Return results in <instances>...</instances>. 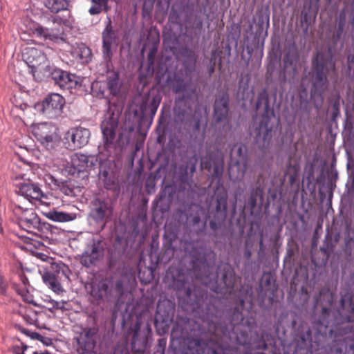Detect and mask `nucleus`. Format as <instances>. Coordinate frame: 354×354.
Segmentation results:
<instances>
[{
    "label": "nucleus",
    "instance_id": "1",
    "mask_svg": "<svg viewBox=\"0 0 354 354\" xmlns=\"http://www.w3.org/2000/svg\"><path fill=\"white\" fill-rule=\"evenodd\" d=\"M187 317H178L172 326L171 339H176L180 345L183 354H236V348L228 344H221L211 339H205L196 333L184 337V330L188 324Z\"/></svg>",
    "mask_w": 354,
    "mask_h": 354
},
{
    "label": "nucleus",
    "instance_id": "2",
    "mask_svg": "<svg viewBox=\"0 0 354 354\" xmlns=\"http://www.w3.org/2000/svg\"><path fill=\"white\" fill-rule=\"evenodd\" d=\"M23 57L32 68L33 75L36 73H42L44 76L51 77L55 84L60 88L68 90L71 93L73 89L81 86L79 76L50 66L46 55L41 50L35 48H28L26 49Z\"/></svg>",
    "mask_w": 354,
    "mask_h": 354
},
{
    "label": "nucleus",
    "instance_id": "3",
    "mask_svg": "<svg viewBox=\"0 0 354 354\" xmlns=\"http://www.w3.org/2000/svg\"><path fill=\"white\" fill-rule=\"evenodd\" d=\"M167 279H171L170 286L179 295L184 294L185 298L180 299V304L184 310L198 314L205 319L209 308L205 302V294L199 290L192 292L189 278L183 268L169 267L166 274Z\"/></svg>",
    "mask_w": 354,
    "mask_h": 354
},
{
    "label": "nucleus",
    "instance_id": "4",
    "mask_svg": "<svg viewBox=\"0 0 354 354\" xmlns=\"http://www.w3.org/2000/svg\"><path fill=\"white\" fill-rule=\"evenodd\" d=\"M191 255L194 258L192 263L195 277L203 284L218 294L231 292L234 289L236 279L234 270L229 263H225L219 268L221 270V279L219 283L218 273L212 272L214 268L208 264L207 259L205 257L199 259L194 254Z\"/></svg>",
    "mask_w": 354,
    "mask_h": 354
},
{
    "label": "nucleus",
    "instance_id": "5",
    "mask_svg": "<svg viewBox=\"0 0 354 354\" xmlns=\"http://www.w3.org/2000/svg\"><path fill=\"white\" fill-rule=\"evenodd\" d=\"M256 109H263V113L258 118L254 119L253 134L259 148L267 147L272 138V131L278 122L273 108L270 105L269 95L266 89L258 94Z\"/></svg>",
    "mask_w": 354,
    "mask_h": 354
},
{
    "label": "nucleus",
    "instance_id": "6",
    "mask_svg": "<svg viewBox=\"0 0 354 354\" xmlns=\"http://www.w3.org/2000/svg\"><path fill=\"white\" fill-rule=\"evenodd\" d=\"M336 63L330 50L319 51L312 59V68L309 73L310 77V96L312 98H322L328 86V76L335 73Z\"/></svg>",
    "mask_w": 354,
    "mask_h": 354
},
{
    "label": "nucleus",
    "instance_id": "7",
    "mask_svg": "<svg viewBox=\"0 0 354 354\" xmlns=\"http://www.w3.org/2000/svg\"><path fill=\"white\" fill-rule=\"evenodd\" d=\"M340 301L342 312H339L340 323L338 322L335 326V335L354 333V295H344L342 296ZM344 344V341H336L331 346V351L334 354H354V344L346 346L343 353Z\"/></svg>",
    "mask_w": 354,
    "mask_h": 354
},
{
    "label": "nucleus",
    "instance_id": "8",
    "mask_svg": "<svg viewBox=\"0 0 354 354\" xmlns=\"http://www.w3.org/2000/svg\"><path fill=\"white\" fill-rule=\"evenodd\" d=\"M230 324L221 326V331L224 336L229 338L230 341H234L237 344L244 346L251 344L248 336V327L250 322L243 317L239 307H235L230 311Z\"/></svg>",
    "mask_w": 354,
    "mask_h": 354
},
{
    "label": "nucleus",
    "instance_id": "9",
    "mask_svg": "<svg viewBox=\"0 0 354 354\" xmlns=\"http://www.w3.org/2000/svg\"><path fill=\"white\" fill-rule=\"evenodd\" d=\"M70 270L63 263H53L50 270L42 276L44 283L56 294L62 293L64 290L61 285L63 281L69 280Z\"/></svg>",
    "mask_w": 354,
    "mask_h": 354
},
{
    "label": "nucleus",
    "instance_id": "10",
    "mask_svg": "<svg viewBox=\"0 0 354 354\" xmlns=\"http://www.w3.org/2000/svg\"><path fill=\"white\" fill-rule=\"evenodd\" d=\"M118 114L113 112L111 106H109L101 124L104 145L102 147H99V150L102 149L104 151H106V156H110L115 149L113 140L115 137V129L118 126Z\"/></svg>",
    "mask_w": 354,
    "mask_h": 354
},
{
    "label": "nucleus",
    "instance_id": "11",
    "mask_svg": "<svg viewBox=\"0 0 354 354\" xmlns=\"http://www.w3.org/2000/svg\"><path fill=\"white\" fill-rule=\"evenodd\" d=\"M113 207L109 198L102 196H95L89 205L88 217L95 224L103 227L113 214Z\"/></svg>",
    "mask_w": 354,
    "mask_h": 354
},
{
    "label": "nucleus",
    "instance_id": "12",
    "mask_svg": "<svg viewBox=\"0 0 354 354\" xmlns=\"http://www.w3.org/2000/svg\"><path fill=\"white\" fill-rule=\"evenodd\" d=\"M110 156H106V151L100 149L97 154L99 163V178L103 182L104 187L111 188L115 182V163L114 158Z\"/></svg>",
    "mask_w": 354,
    "mask_h": 354
},
{
    "label": "nucleus",
    "instance_id": "13",
    "mask_svg": "<svg viewBox=\"0 0 354 354\" xmlns=\"http://www.w3.org/2000/svg\"><path fill=\"white\" fill-rule=\"evenodd\" d=\"M166 83L174 93H183V96L180 97L181 101L191 100L196 95V86L193 85L190 81H187L176 74L168 75Z\"/></svg>",
    "mask_w": 354,
    "mask_h": 354
},
{
    "label": "nucleus",
    "instance_id": "14",
    "mask_svg": "<svg viewBox=\"0 0 354 354\" xmlns=\"http://www.w3.org/2000/svg\"><path fill=\"white\" fill-rule=\"evenodd\" d=\"M201 167L209 172L213 171V175L220 180L224 171V158L220 149L211 151L201 159Z\"/></svg>",
    "mask_w": 354,
    "mask_h": 354
},
{
    "label": "nucleus",
    "instance_id": "15",
    "mask_svg": "<svg viewBox=\"0 0 354 354\" xmlns=\"http://www.w3.org/2000/svg\"><path fill=\"white\" fill-rule=\"evenodd\" d=\"M57 130L52 124L42 122L32 127V133L41 145L48 147L53 146L59 140Z\"/></svg>",
    "mask_w": 354,
    "mask_h": 354
},
{
    "label": "nucleus",
    "instance_id": "16",
    "mask_svg": "<svg viewBox=\"0 0 354 354\" xmlns=\"http://www.w3.org/2000/svg\"><path fill=\"white\" fill-rule=\"evenodd\" d=\"M103 255L102 241L100 239H93L82 253L80 261L82 266L89 268L95 265L102 258Z\"/></svg>",
    "mask_w": 354,
    "mask_h": 354
},
{
    "label": "nucleus",
    "instance_id": "17",
    "mask_svg": "<svg viewBox=\"0 0 354 354\" xmlns=\"http://www.w3.org/2000/svg\"><path fill=\"white\" fill-rule=\"evenodd\" d=\"M65 104V99L58 93L48 95L41 103L43 113L49 118H55L59 116Z\"/></svg>",
    "mask_w": 354,
    "mask_h": 354
},
{
    "label": "nucleus",
    "instance_id": "18",
    "mask_svg": "<svg viewBox=\"0 0 354 354\" xmlns=\"http://www.w3.org/2000/svg\"><path fill=\"white\" fill-rule=\"evenodd\" d=\"M227 196L226 194L216 196V203L212 218L209 221L210 229L216 232L221 229L227 217Z\"/></svg>",
    "mask_w": 354,
    "mask_h": 354
},
{
    "label": "nucleus",
    "instance_id": "19",
    "mask_svg": "<svg viewBox=\"0 0 354 354\" xmlns=\"http://www.w3.org/2000/svg\"><path fill=\"white\" fill-rule=\"evenodd\" d=\"M91 133L88 129L80 127L68 131L64 139L68 142V148L74 150L87 145Z\"/></svg>",
    "mask_w": 354,
    "mask_h": 354
},
{
    "label": "nucleus",
    "instance_id": "20",
    "mask_svg": "<svg viewBox=\"0 0 354 354\" xmlns=\"http://www.w3.org/2000/svg\"><path fill=\"white\" fill-rule=\"evenodd\" d=\"M102 37L103 57L106 62H110L113 55L112 47L116 44L118 39L117 34L113 29L110 20L102 31Z\"/></svg>",
    "mask_w": 354,
    "mask_h": 354
},
{
    "label": "nucleus",
    "instance_id": "21",
    "mask_svg": "<svg viewBox=\"0 0 354 354\" xmlns=\"http://www.w3.org/2000/svg\"><path fill=\"white\" fill-rule=\"evenodd\" d=\"M97 327H86L82 329L76 342L81 351H93L96 344V339L98 333Z\"/></svg>",
    "mask_w": 354,
    "mask_h": 354
},
{
    "label": "nucleus",
    "instance_id": "22",
    "mask_svg": "<svg viewBox=\"0 0 354 354\" xmlns=\"http://www.w3.org/2000/svg\"><path fill=\"white\" fill-rule=\"evenodd\" d=\"M91 295L97 300L112 299L114 296L113 281L106 278L94 283L91 287Z\"/></svg>",
    "mask_w": 354,
    "mask_h": 354
},
{
    "label": "nucleus",
    "instance_id": "23",
    "mask_svg": "<svg viewBox=\"0 0 354 354\" xmlns=\"http://www.w3.org/2000/svg\"><path fill=\"white\" fill-rule=\"evenodd\" d=\"M19 225L28 232L41 229L40 218L32 209H26L22 212L19 216Z\"/></svg>",
    "mask_w": 354,
    "mask_h": 354
},
{
    "label": "nucleus",
    "instance_id": "24",
    "mask_svg": "<svg viewBox=\"0 0 354 354\" xmlns=\"http://www.w3.org/2000/svg\"><path fill=\"white\" fill-rule=\"evenodd\" d=\"M230 95L227 92L218 95L214 104V118L216 122L227 119L229 112Z\"/></svg>",
    "mask_w": 354,
    "mask_h": 354
},
{
    "label": "nucleus",
    "instance_id": "25",
    "mask_svg": "<svg viewBox=\"0 0 354 354\" xmlns=\"http://www.w3.org/2000/svg\"><path fill=\"white\" fill-rule=\"evenodd\" d=\"M174 313V308L169 301L159 302L156 313V326L158 327V323L161 322L164 328H168L169 323L173 321Z\"/></svg>",
    "mask_w": 354,
    "mask_h": 354
},
{
    "label": "nucleus",
    "instance_id": "26",
    "mask_svg": "<svg viewBox=\"0 0 354 354\" xmlns=\"http://www.w3.org/2000/svg\"><path fill=\"white\" fill-rule=\"evenodd\" d=\"M97 162V155L77 153L72 158V165L78 172L87 171L94 169Z\"/></svg>",
    "mask_w": 354,
    "mask_h": 354
},
{
    "label": "nucleus",
    "instance_id": "27",
    "mask_svg": "<svg viewBox=\"0 0 354 354\" xmlns=\"http://www.w3.org/2000/svg\"><path fill=\"white\" fill-rule=\"evenodd\" d=\"M248 168V162L244 159L236 160L234 158H231L229 167V178L232 181H241L243 179Z\"/></svg>",
    "mask_w": 354,
    "mask_h": 354
},
{
    "label": "nucleus",
    "instance_id": "28",
    "mask_svg": "<svg viewBox=\"0 0 354 354\" xmlns=\"http://www.w3.org/2000/svg\"><path fill=\"white\" fill-rule=\"evenodd\" d=\"M18 192L29 201H41V198H46L39 186L30 182L21 183L19 187Z\"/></svg>",
    "mask_w": 354,
    "mask_h": 354
},
{
    "label": "nucleus",
    "instance_id": "29",
    "mask_svg": "<svg viewBox=\"0 0 354 354\" xmlns=\"http://www.w3.org/2000/svg\"><path fill=\"white\" fill-rule=\"evenodd\" d=\"M136 282L134 277L131 276V278H128L127 276H122L120 279L116 280L115 283H113V292H114L113 298L122 297H129V299L131 297V293L129 290V284L131 283Z\"/></svg>",
    "mask_w": 354,
    "mask_h": 354
},
{
    "label": "nucleus",
    "instance_id": "30",
    "mask_svg": "<svg viewBox=\"0 0 354 354\" xmlns=\"http://www.w3.org/2000/svg\"><path fill=\"white\" fill-rule=\"evenodd\" d=\"M34 34L44 40H50L54 42H58L63 40L64 32L59 28H49L42 26H38L35 28Z\"/></svg>",
    "mask_w": 354,
    "mask_h": 354
},
{
    "label": "nucleus",
    "instance_id": "31",
    "mask_svg": "<svg viewBox=\"0 0 354 354\" xmlns=\"http://www.w3.org/2000/svg\"><path fill=\"white\" fill-rule=\"evenodd\" d=\"M148 337L140 331V324H136L131 340V348L133 353L145 352L148 345Z\"/></svg>",
    "mask_w": 354,
    "mask_h": 354
},
{
    "label": "nucleus",
    "instance_id": "32",
    "mask_svg": "<svg viewBox=\"0 0 354 354\" xmlns=\"http://www.w3.org/2000/svg\"><path fill=\"white\" fill-rule=\"evenodd\" d=\"M187 100L181 101V98L176 100V105L174 108L176 120L182 123L188 120L192 111V106L187 104Z\"/></svg>",
    "mask_w": 354,
    "mask_h": 354
},
{
    "label": "nucleus",
    "instance_id": "33",
    "mask_svg": "<svg viewBox=\"0 0 354 354\" xmlns=\"http://www.w3.org/2000/svg\"><path fill=\"white\" fill-rule=\"evenodd\" d=\"M257 24L256 36L263 39L268 36V30L270 26V14L262 10L257 13Z\"/></svg>",
    "mask_w": 354,
    "mask_h": 354
},
{
    "label": "nucleus",
    "instance_id": "34",
    "mask_svg": "<svg viewBox=\"0 0 354 354\" xmlns=\"http://www.w3.org/2000/svg\"><path fill=\"white\" fill-rule=\"evenodd\" d=\"M198 161V158L196 155L188 158L186 165L183 169L185 176L183 175L180 178L183 183H189V180H192L193 174L196 171Z\"/></svg>",
    "mask_w": 354,
    "mask_h": 354
},
{
    "label": "nucleus",
    "instance_id": "35",
    "mask_svg": "<svg viewBox=\"0 0 354 354\" xmlns=\"http://www.w3.org/2000/svg\"><path fill=\"white\" fill-rule=\"evenodd\" d=\"M46 216L48 218L55 222H69L77 218V214L57 210H50L46 214Z\"/></svg>",
    "mask_w": 354,
    "mask_h": 354
},
{
    "label": "nucleus",
    "instance_id": "36",
    "mask_svg": "<svg viewBox=\"0 0 354 354\" xmlns=\"http://www.w3.org/2000/svg\"><path fill=\"white\" fill-rule=\"evenodd\" d=\"M51 182L59 189V190L67 196H75L76 195L74 185L70 180L60 181L53 176H50Z\"/></svg>",
    "mask_w": 354,
    "mask_h": 354
},
{
    "label": "nucleus",
    "instance_id": "37",
    "mask_svg": "<svg viewBox=\"0 0 354 354\" xmlns=\"http://www.w3.org/2000/svg\"><path fill=\"white\" fill-rule=\"evenodd\" d=\"M109 95L116 96L120 91V84L119 75L113 73L110 75L105 81Z\"/></svg>",
    "mask_w": 354,
    "mask_h": 354
},
{
    "label": "nucleus",
    "instance_id": "38",
    "mask_svg": "<svg viewBox=\"0 0 354 354\" xmlns=\"http://www.w3.org/2000/svg\"><path fill=\"white\" fill-rule=\"evenodd\" d=\"M45 6L52 12L57 13L68 9L69 2L68 0H46Z\"/></svg>",
    "mask_w": 354,
    "mask_h": 354
},
{
    "label": "nucleus",
    "instance_id": "39",
    "mask_svg": "<svg viewBox=\"0 0 354 354\" xmlns=\"http://www.w3.org/2000/svg\"><path fill=\"white\" fill-rule=\"evenodd\" d=\"M330 315V310L328 308H323L322 310V315L316 322L315 324L318 326V330L321 333L323 329L326 333V330L330 326L329 317Z\"/></svg>",
    "mask_w": 354,
    "mask_h": 354
},
{
    "label": "nucleus",
    "instance_id": "40",
    "mask_svg": "<svg viewBox=\"0 0 354 354\" xmlns=\"http://www.w3.org/2000/svg\"><path fill=\"white\" fill-rule=\"evenodd\" d=\"M91 89L93 92L95 93L97 97L102 98L109 99V90L106 85L105 82H94L91 84Z\"/></svg>",
    "mask_w": 354,
    "mask_h": 354
},
{
    "label": "nucleus",
    "instance_id": "41",
    "mask_svg": "<svg viewBox=\"0 0 354 354\" xmlns=\"http://www.w3.org/2000/svg\"><path fill=\"white\" fill-rule=\"evenodd\" d=\"M92 6L88 10L91 15H96L102 12L103 10H107L109 0H91Z\"/></svg>",
    "mask_w": 354,
    "mask_h": 354
},
{
    "label": "nucleus",
    "instance_id": "42",
    "mask_svg": "<svg viewBox=\"0 0 354 354\" xmlns=\"http://www.w3.org/2000/svg\"><path fill=\"white\" fill-rule=\"evenodd\" d=\"M263 189L259 185L255 188H253L250 192V196L248 198V204L251 207L254 208L256 207L257 203V199H263Z\"/></svg>",
    "mask_w": 354,
    "mask_h": 354
},
{
    "label": "nucleus",
    "instance_id": "43",
    "mask_svg": "<svg viewBox=\"0 0 354 354\" xmlns=\"http://www.w3.org/2000/svg\"><path fill=\"white\" fill-rule=\"evenodd\" d=\"M273 341V337L272 335L266 331H263L261 335V338L257 345V348L258 350H266L268 348V342L271 344Z\"/></svg>",
    "mask_w": 354,
    "mask_h": 354
},
{
    "label": "nucleus",
    "instance_id": "44",
    "mask_svg": "<svg viewBox=\"0 0 354 354\" xmlns=\"http://www.w3.org/2000/svg\"><path fill=\"white\" fill-rule=\"evenodd\" d=\"M160 98L159 97L156 96V97H153V99L150 103V105H149L151 120H150V122L149 124V127L152 124L153 118L156 114V112H157L158 108L160 105Z\"/></svg>",
    "mask_w": 354,
    "mask_h": 354
},
{
    "label": "nucleus",
    "instance_id": "45",
    "mask_svg": "<svg viewBox=\"0 0 354 354\" xmlns=\"http://www.w3.org/2000/svg\"><path fill=\"white\" fill-rule=\"evenodd\" d=\"M173 187L171 185H166L164 189L158 194L157 198L153 201L155 203H158L159 201L163 200L167 196L169 198L172 196Z\"/></svg>",
    "mask_w": 354,
    "mask_h": 354
},
{
    "label": "nucleus",
    "instance_id": "46",
    "mask_svg": "<svg viewBox=\"0 0 354 354\" xmlns=\"http://www.w3.org/2000/svg\"><path fill=\"white\" fill-rule=\"evenodd\" d=\"M17 292L19 295L21 296V297L25 301L29 304H35L33 295L30 293V292L28 290V288H19L17 289Z\"/></svg>",
    "mask_w": 354,
    "mask_h": 354
},
{
    "label": "nucleus",
    "instance_id": "47",
    "mask_svg": "<svg viewBox=\"0 0 354 354\" xmlns=\"http://www.w3.org/2000/svg\"><path fill=\"white\" fill-rule=\"evenodd\" d=\"M237 147L236 154H237L238 157L237 158L234 157L235 158V160H241L242 159H244L246 161V162H248V156H247L246 147L243 144L234 145V147Z\"/></svg>",
    "mask_w": 354,
    "mask_h": 354
},
{
    "label": "nucleus",
    "instance_id": "48",
    "mask_svg": "<svg viewBox=\"0 0 354 354\" xmlns=\"http://www.w3.org/2000/svg\"><path fill=\"white\" fill-rule=\"evenodd\" d=\"M48 304L50 305V307H49V310L50 312H53L56 310L64 309V305L66 304V302L64 301H58L53 299H50L48 301Z\"/></svg>",
    "mask_w": 354,
    "mask_h": 354
},
{
    "label": "nucleus",
    "instance_id": "49",
    "mask_svg": "<svg viewBox=\"0 0 354 354\" xmlns=\"http://www.w3.org/2000/svg\"><path fill=\"white\" fill-rule=\"evenodd\" d=\"M346 24V17L344 14H340L337 21V35L339 37L344 29Z\"/></svg>",
    "mask_w": 354,
    "mask_h": 354
},
{
    "label": "nucleus",
    "instance_id": "50",
    "mask_svg": "<svg viewBox=\"0 0 354 354\" xmlns=\"http://www.w3.org/2000/svg\"><path fill=\"white\" fill-rule=\"evenodd\" d=\"M297 55L296 53L288 52L284 57V63L286 65H292L297 62Z\"/></svg>",
    "mask_w": 354,
    "mask_h": 354
},
{
    "label": "nucleus",
    "instance_id": "51",
    "mask_svg": "<svg viewBox=\"0 0 354 354\" xmlns=\"http://www.w3.org/2000/svg\"><path fill=\"white\" fill-rule=\"evenodd\" d=\"M28 348V346L21 342L20 345H14L12 348V351L14 354H25V351Z\"/></svg>",
    "mask_w": 354,
    "mask_h": 354
},
{
    "label": "nucleus",
    "instance_id": "52",
    "mask_svg": "<svg viewBox=\"0 0 354 354\" xmlns=\"http://www.w3.org/2000/svg\"><path fill=\"white\" fill-rule=\"evenodd\" d=\"M304 174L306 178L310 180L314 176V167L311 165H307L304 169Z\"/></svg>",
    "mask_w": 354,
    "mask_h": 354
},
{
    "label": "nucleus",
    "instance_id": "53",
    "mask_svg": "<svg viewBox=\"0 0 354 354\" xmlns=\"http://www.w3.org/2000/svg\"><path fill=\"white\" fill-rule=\"evenodd\" d=\"M292 171L294 172V174L291 175L290 178L291 181H293L297 174V165H293L291 162H289L288 165V171L286 173V175H288V172H290Z\"/></svg>",
    "mask_w": 354,
    "mask_h": 354
},
{
    "label": "nucleus",
    "instance_id": "54",
    "mask_svg": "<svg viewBox=\"0 0 354 354\" xmlns=\"http://www.w3.org/2000/svg\"><path fill=\"white\" fill-rule=\"evenodd\" d=\"M166 346H167V339L160 338L158 339V342L156 346V348L165 351Z\"/></svg>",
    "mask_w": 354,
    "mask_h": 354
},
{
    "label": "nucleus",
    "instance_id": "55",
    "mask_svg": "<svg viewBox=\"0 0 354 354\" xmlns=\"http://www.w3.org/2000/svg\"><path fill=\"white\" fill-rule=\"evenodd\" d=\"M333 114L336 115L339 113V98L336 99L333 103Z\"/></svg>",
    "mask_w": 354,
    "mask_h": 354
},
{
    "label": "nucleus",
    "instance_id": "56",
    "mask_svg": "<svg viewBox=\"0 0 354 354\" xmlns=\"http://www.w3.org/2000/svg\"><path fill=\"white\" fill-rule=\"evenodd\" d=\"M301 23H305L306 24L307 26L306 28V31H307V29H308V25L310 24V21H309V19H308V15L307 12H304V13H301Z\"/></svg>",
    "mask_w": 354,
    "mask_h": 354
},
{
    "label": "nucleus",
    "instance_id": "57",
    "mask_svg": "<svg viewBox=\"0 0 354 354\" xmlns=\"http://www.w3.org/2000/svg\"><path fill=\"white\" fill-rule=\"evenodd\" d=\"M114 354H130L127 347L122 346L120 349L119 348H115Z\"/></svg>",
    "mask_w": 354,
    "mask_h": 354
},
{
    "label": "nucleus",
    "instance_id": "58",
    "mask_svg": "<svg viewBox=\"0 0 354 354\" xmlns=\"http://www.w3.org/2000/svg\"><path fill=\"white\" fill-rule=\"evenodd\" d=\"M218 57V54L217 51L216 50H212L211 53V57L209 59V63L212 64V62H213L214 64H216V59H217Z\"/></svg>",
    "mask_w": 354,
    "mask_h": 354
},
{
    "label": "nucleus",
    "instance_id": "59",
    "mask_svg": "<svg viewBox=\"0 0 354 354\" xmlns=\"http://www.w3.org/2000/svg\"><path fill=\"white\" fill-rule=\"evenodd\" d=\"M215 67H216V64L213 63L212 64H208L207 65V71H208V73H209V77H211L212 75V74L214 73L215 71Z\"/></svg>",
    "mask_w": 354,
    "mask_h": 354
},
{
    "label": "nucleus",
    "instance_id": "60",
    "mask_svg": "<svg viewBox=\"0 0 354 354\" xmlns=\"http://www.w3.org/2000/svg\"><path fill=\"white\" fill-rule=\"evenodd\" d=\"M201 217L199 215H195L192 219V223L193 226H196L201 223Z\"/></svg>",
    "mask_w": 354,
    "mask_h": 354
},
{
    "label": "nucleus",
    "instance_id": "61",
    "mask_svg": "<svg viewBox=\"0 0 354 354\" xmlns=\"http://www.w3.org/2000/svg\"><path fill=\"white\" fill-rule=\"evenodd\" d=\"M20 278H21V283L23 284V287L22 288H28V284L29 283L28 279L26 276H24V275H21L20 277Z\"/></svg>",
    "mask_w": 354,
    "mask_h": 354
},
{
    "label": "nucleus",
    "instance_id": "62",
    "mask_svg": "<svg viewBox=\"0 0 354 354\" xmlns=\"http://www.w3.org/2000/svg\"><path fill=\"white\" fill-rule=\"evenodd\" d=\"M311 6H314L316 8H319L320 0H308Z\"/></svg>",
    "mask_w": 354,
    "mask_h": 354
},
{
    "label": "nucleus",
    "instance_id": "63",
    "mask_svg": "<svg viewBox=\"0 0 354 354\" xmlns=\"http://www.w3.org/2000/svg\"><path fill=\"white\" fill-rule=\"evenodd\" d=\"M348 63L349 65V68H351V64H354V54L348 55Z\"/></svg>",
    "mask_w": 354,
    "mask_h": 354
},
{
    "label": "nucleus",
    "instance_id": "64",
    "mask_svg": "<svg viewBox=\"0 0 354 354\" xmlns=\"http://www.w3.org/2000/svg\"><path fill=\"white\" fill-rule=\"evenodd\" d=\"M79 354H95L93 351H81L78 349Z\"/></svg>",
    "mask_w": 354,
    "mask_h": 354
}]
</instances>
